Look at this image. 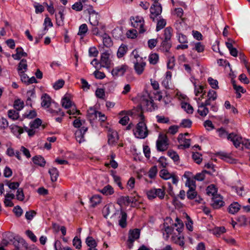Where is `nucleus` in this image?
I'll return each instance as SVG.
<instances>
[{
	"mask_svg": "<svg viewBox=\"0 0 250 250\" xmlns=\"http://www.w3.org/2000/svg\"><path fill=\"white\" fill-rule=\"evenodd\" d=\"M16 51V53L12 55V57L14 60H19L21 57H26L27 56V54L23 51L21 47L17 48Z\"/></svg>",
	"mask_w": 250,
	"mask_h": 250,
	"instance_id": "6ab92c4d",
	"label": "nucleus"
},
{
	"mask_svg": "<svg viewBox=\"0 0 250 250\" xmlns=\"http://www.w3.org/2000/svg\"><path fill=\"white\" fill-rule=\"evenodd\" d=\"M27 69V61L25 59H22L18 65V71L19 73L26 71Z\"/></svg>",
	"mask_w": 250,
	"mask_h": 250,
	"instance_id": "c756f323",
	"label": "nucleus"
},
{
	"mask_svg": "<svg viewBox=\"0 0 250 250\" xmlns=\"http://www.w3.org/2000/svg\"><path fill=\"white\" fill-rule=\"evenodd\" d=\"M110 54L109 51H105L101 54L100 63L101 67H109L110 63L111 60L110 59Z\"/></svg>",
	"mask_w": 250,
	"mask_h": 250,
	"instance_id": "6e6552de",
	"label": "nucleus"
},
{
	"mask_svg": "<svg viewBox=\"0 0 250 250\" xmlns=\"http://www.w3.org/2000/svg\"><path fill=\"white\" fill-rule=\"evenodd\" d=\"M99 52L95 47H90L88 50L89 56L91 57H96L98 56Z\"/></svg>",
	"mask_w": 250,
	"mask_h": 250,
	"instance_id": "6e6d98bb",
	"label": "nucleus"
},
{
	"mask_svg": "<svg viewBox=\"0 0 250 250\" xmlns=\"http://www.w3.org/2000/svg\"><path fill=\"white\" fill-rule=\"evenodd\" d=\"M198 109L197 112L198 114L202 117L206 116L209 112L208 108L203 105V104L198 103Z\"/></svg>",
	"mask_w": 250,
	"mask_h": 250,
	"instance_id": "aec40b11",
	"label": "nucleus"
},
{
	"mask_svg": "<svg viewBox=\"0 0 250 250\" xmlns=\"http://www.w3.org/2000/svg\"><path fill=\"white\" fill-rule=\"evenodd\" d=\"M146 65V63L144 61L134 62V69L135 73L138 75H142L144 71Z\"/></svg>",
	"mask_w": 250,
	"mask_h": 250,
	"instance_id": "4468645a",
	"label": "nucleus"
},
{
	"mask_svg": "<svg viewBox=\"0 0 250 250\" xmlns=\"http://www.w3.org/2000/svg\"><path fill=\"white\" fill-rule=\"evenodd\" d=\"M207 194L209 196H212V197L216 196L217 192V189L213 185L208 186L206 189Z\"/></svg>",
	"mask_w": 250,
	"mask_h": 250,
	"instance_id": "2f4dec72",
	"label": "nucleus"
},
{
	"mask_svg": "<svg viewBox=\"0 0 250 250\" xmlns=\"http://www.w3.org/2000/svg\"><path fill=\"white\" fill-rule=\"evenodd\" d=\"M36 215V212L34 210H31L26 211L25 214V217L27 220H31Z\"/></svg>",
	"mask_w": 250,
	"mask_h": 250,
	"instance_id": "13d9d810",
	"label": "nucleus"
},
{
	"mask_svg": "<svg viewBox=\"0 0 250 250\" xmlns=\"http://www.w3.org/2000/svg\"><path fill=\"white\" fill-rule=\"evenodd\" d=\"M166 25V21L164 19H160L158 21L156 30L159 31L162 29Z\"/></svg>",
	"mask_w": 250,
	"mask_h": 250,
	"instance_id": "a19ab883",
	"label": "nucleus"
},
{
	"mask_svg": "<svg viewBox=\"0 0 250 250\" xmlns=\"http://www.w3.org/2000/svg\"><path fill=\"white\" fill-rule=\"evenodd\" d=\"M100 18V16L98 13H94L89 16V21L91 26L99 25V28L104 30V25L99 22Z\"/></svg>",
	"mask_w": 250,
	"mask_h": 250,
	"instance_id": "1a4fd4ad",
	"label": "nucleus"
},
{
	"mask_svg": "<svg viewBox=\"0 0 250 250\" xmlns=\"http://www.w3.org/2000/svg\"><path fill=\"white\" fill-rule=\"evenodd\" d=\"M167 155L169 156L174 162H177L179 160V156L176 152L170 150L167 152Z\"/></svg>",
	"mask_w": 250,
	"mask_h": 250,
	"instance_id": "c03bdc74",
	"label": "nucleus"
},
{
	"mask_svg": "<svg viewBox=\"0 0 250 250\" xmlns=\"http://www.w3.org/2000/svg\"><path fill=\"white\" fill-rule=\"evenodd\" d=\"M167 139L166 136L159 137L156 142L157 148L159 151H164L168 147Z\"/></svg>",
	"mask_w": 250,
	"mask_h": 250,
	"instance_id": "0eeeda50",
	"label": "nucleus"
},
{
	"mask_svg": "<svg viewBox=\"0 0 250 250\" xmlns=\"http://www.w3.org/2000/svg\"><path fill=\"white\" fill-rule=\"evenodd\" d=\"M172 29L170 27H167L164 30L165 40H170L172 36Z\"/></svg>",
	"mask_w": 250,
	"mask_h": 250,
	"instance_id": "58836bf2",
	"label": "nucleus"
},
{
	"mask_svg": "<svg viewBox=\"0 0 250 250\" xmlns=\"http://www.w3.org/2000/svg\"><path fill=\"white\" fill-rule=\"evenodd\" d=\"M16 197L17 200L19 201H23L24 199V195L22 188H18L17 191Z\"/></svg>",
	"mask_w": 250,
	"mask_h": 250,
	"instance_id": "e2e57ef3",
	"label": "nucleus"
},
{
	"mask_svg": "<svg viewBox=\"0 0 250 250\" xmlns=\"http://www.w3.org/2000/svg\"><path fill=\"white\" fill-rule=\"evenodd\" d=\"M178 141L180 144L178 146L179 148H187L190 146V139H186L183 134H180L177 138Z\"/></svg>",
	"mask_w": 250,
	"mask_h": 250,
	"instance_id": "f8f14e48",
	"label": "nucleus"
},
{
	"mask_svg": "<svg viewBox=\"0 0 250 250\" xmlns=\"http://www.w3.org/2000/svg\"><path fill=\"white\" fill-rule=\"evenodd\" d=\"M224 204L223 198L220 195L216 194L215 196L212 197L211 205L214 208H219L224 206Z\"/></svg>",
	"mask_w": 250,
	"mask_h": 250,
	"instance_id": "9b49d317",
	"label": "nucleus"
},
{
	"mask_svg": "<svg viewBox=\"0 0 250 250\" xmlns=\"http://www.w3.org/2000/svg\"><path fill=\"white\" fill-rule=\"evenodd\" d=\"M140 234V231L139 229H136L133 230H130L129 232L128 241L130 244H132L135 240L139 238Z\"/></svg>",
	"mask_w": 250,
	"mask_h": 250,
	"instance_id": "2eb2a0df",
	"label": "nucleus"
},
{
	"mask_svg": "<svg viewBox=\"0 0 250 250\" xmlns=\"http://www.w3.org/2000/svg\"><path fill=\"white\" fill-rule=\"evenodd\" d=\"M8 116L10 119L15 120L18 119L19 114V113L15 110H9L8 111Z\"/></svg>",
	"mask_w": 250,
	"mask_h": 250,
	"instance_id": "ea45409f",
	"label": "nucleus"
},
{
	"mask_svg": "<svg viewBox=\"0 0 250 250\" xmlns=\"http://www.w3.org/2000/svg\"><path fill=\"white\" fill-rule=\"evenodd\" d=\"M162 11L161 4L159 3H154L150 8V18L154 21L155 18L161 14Z\"/></svg>",
	"mask_w": 250,
	"mask_h": 250,
	"instance_id": "423d86ee",
	"label": "nucleus"
},
{
	"mask_svg": "<svg viewBox=\"0 0 250 250\" xmlns=\"http://www.w3.org/2000/svg\"><path fill=\"white\" fill-rule=\"evenodd\" d=\"M160 176L161 178L165 180L170 179L172 177L171 174H170L168 171L165 169H162L160 171Z\"/></svg>",
	"mask_w": 250,
	"mask_h": 250,
	"instance_id": "49530a36",
	"label": "nucleus"
},
{
	"mask_svg": "<svg viewBox=\"0 0 250 250\" xmlns=\"http://www.w3.org/2000/svg\"><path fill=\"white\" fill-rule=\"evenodd\" d=\"M102 30L99 28V25L92 26L91 28V31L93 35L96 36H101L100 30Z\"/></svg>",
	"mask_w": 250,
	"mask_h": 250,
	"instance_id": "bf43d9fd",
	"label": "nucleus"
},
{
	"mask_svg": "<svg viewBox=\"0 0 250 250\" xmlns=\"http://www.w3.org/2000/svg\"><path fill=\"white\" fill-rule=\"evenodd\" d=\"M42 120L39 118H37L34 121L30 123V128H33L35 129L38 128L42 125Z\"/></svg>",
	"mask_w": 250,
	"mask_h": 250,
	"instance_id": "de8ad7c7",
	"label": "nucleus"
},
{
	"mask_svg": "<svg viewBox=\"0 0 250 250\" xmlns=\"http://www.w3.org/2000/svg\"><path fill=\"white\" fill-rule=\"evenodd\" d=\"M208 82L213 89H218L219 88L218 84V81L216 80H214L213 78L209 77L208 78Z\"/></svg>",
	"mask_w": 250,
	"mask_h": 250,
	"instance_id": "5fc2aeb1",
	"label": "nucleus"
},
{
	"mask_svg": "<svg viewBox=\"0 0 250 250\" xmlns=\"http://www.w3.org/2000/svg\"><path fill=\"white\" fill-rule=\"evenodd\" d=\"M207 96L209 99H211L212 101H215L217 99V95L216 91L210 90L208 91Z\"/></svg>",
	"mask_w": 250,
	"mask_h": 250,
	"instance_id": "69168bd1",
	"label": "nucleus"
},
{
	"mask_svg": "<svg viewBox=\"0 0 250 250\" xmlns=\"http://www.w3.org/2000/svg\"><path fill=\"white\" fill-rule=\"evenodd\" d=\"M157 172V168L156 166L152 167L148 171V176L150 178H153L155 177Z\"/></svg>",
	"mask_w": 250,
	"mask_h": 250,
	"instance_id": "680f3d73",
	"label": "nucleus"
},
{
	"mask_svg": "<svg viewBox=\"0 0 250 250\" xmlns=\"http://www.w3.org/2000/svg\"><path fill=\"white\" fill-rule=\"evenodd\" d=\"M34 6L36 13H42L44 11V8L43 6L38 3L35 2Z\"/></svg>",
	"mask_w": 250,
	"mask_h": 250,
	"instance_id": "774afa93",
	"label": "nucleus"
},
{
	"mask_svg": "<svg viewBox=\"0 0 250 250\" xmlns=\"http://www.w3.org/2000/svg\"><path fill=\"white\" fill-rule=\"evenodd\" d=\"M73 245L77 249H80L82 247V241L80 238L76 236L73 240Z\"/></svg>",
	"mask_w": 250,
	"mask_h": 250,
	"instance_id": "864d4df0",
	"label": "nucleus"
},
{
	"mask_svg": "<svg viewBox=\"0 0 250 250\" xmlns=\"http://www.w3.org/2000/svg\"><path fill=\"white\" fill-rule=\"evenodd\" d=\"M186 186L188 187L189 189L195 188V181L193 179H191L189 178H188L186 182Z\"/></svg>",
	"mask_w": 250,
	"mask_h": 250,
	"instance_id": "8fccbe9b",
	"label": "nucleus"
},
{
	"mask_svg": "<svg viewBox=\"0 0 250 250\" xmlns=\"http://www.w3.org/2000/svg\"><path fill=\"white\" fill-rule=\"evenodd\" d=\"M63 10H64V8H63L62 10H60L58 14L60 16L59 18H58L57 17V16L56 15L57 24L59 26L62 25L63 24V21L64 20V16H63Z\"/></svg>",
	"mask_w": 250,
	"mask_h": 250,
	"instance_id": "37998d69",
	"label": "nucleus"
},
{
	"mask_svg": "<svg viewBox=\"0 0 250 250\" xmlns=\"http://www.w3.org/2000/svg\"><path fill=\"white\" fill-rule=\"evenodd\" d=\"M218 135L222 138H227L228 140L231 141L234 146L236 147L240 146V141L241 140V137L234 133L229 134L228 132L223 128H220L218 130Z\"/></svg>",
	"mask_w": 250,
	"mask_h": 250,
	"instance_id": "7ed1b4c3",
	"label": "nucleus"
},
{
	"mask_svg": "<svg viewBox=\"0 0 250 250\" xmlns=\"http://www.w3.org/2000/svg\"><path fill=\"white\" fill-rule=\"evenodd\" d=\"M130 203L129 200V197L126 196H121L117 200V204L121 207L123 206H128Z\"/></svg>",
	"mask_w": 250,
	"mask_h": 250,
	"instance_id": "b1692460",
	"label": "nucleus"
},
{
	"mask_svg": "<svg viewBox=\"0 0 250 250\" xmlns=\"http://www.w3.org/2000/svg\"><path fill=\"white\" fill-rule=\"evenodd\" d=\"M240 208V205L237 202H234L231 204L229 208V212L231 214H234L237 212Z\"/></svg>",
	"mask_w": 250,
	"mask_h": 250,
	"instance_id": "c85d7f7f",
	"label": "nucleus"
},
{
	"mask_svg": "<svg viewBox=\"0 0 250 250\" xmlns=\"http://www.w3.org/2000/svg\"><path fill=\"white\" fill-rule=\"evenodd\" d=\"M83 7V5H82V3H81V2L80 1L75 3L72 6V8L76 11H81L82 10Z\"/></svg>",
	"mask_w": 250,
	"mask_h": 250,
	"instance_id": "338daca9",
	"label": "nucleus"
},
{
	"mask_svg": "<svg viewBox=\"0 0 250 250\" xmlns=\"http://www.w3.org/2000/svg\"><path fill=\"white\" fill-rule=\"evenodd\" d=\"M88 31L87 25L85 23L81 25L79 28L78 35L84 36Z\"/></svg>",
	"mask_w": 250,
	"mask_h": 250,
	"instance_id": "72a5a7b5",
	"label": "nucleus"
},
{
	"mask_svg": "<svg viewBox=\"0 0 250 250\" xmlns=\"http://www.w3.org/2000/svg\"><path fill=\"white\" fill-rule=\"evenodd\" d=\"M62 104L65 108H69L71 106V102L66 97H64L62 100Z\"/></svg>",
	"mask_w": 250,
	"mask_h": 250,
	"instance_id": "3c124183",
	"label": "nucleus"
},
{
	"mask_svg": "<svg viewBox=\"0 0 250 250\" xmlns=\"http://www.w3.org/2000/svg\"><path fill=\"white\" fill-rule=\"evenodd\" d=\"M128 50L126 45L122 44L118 48L117 56L118 58H122L127 52Z\"/></svg>",
	"mask_w": 250,
	"mask_h": 250,
	"instance_id": "cd10ccee",
	"label": "nucleus"
},
{
	"mask_svg": "<svg viewBox=\"0 0 250 250\" xmlns=\"http://www.w3.org/2000/svg\"><path fill=\"white\" fill-rule=\"evenodd\" d=\"M138 32L136 29H132L128 31L126 33L127 37L134 39L137 37V34Z\"/></svg>",
	"mask_w": 250,
	"mask_h": 250,
	"instance_id": "0e129e2a",
	"label": "nucleus"
},
{
	"mask_svg": "<svg viewBox=\"0 0 250 250\" xmlns=\"http://www.w3.org/2000/svg\"><path fill=\"white\" fill-rule=\"evenodd\" d=\"M48 172L50 175L52 182H54L56 181L59 176V171L58 169L55 167H52L49 169Z\"/></svg>",
	"mask_w": 250,
	"mask_h": 250,
	"instance_id": "bb28decb",
	"label": "nucleus"
},
{
	"mask_svg": "<svg viewBox=\"0 0 250 250\" xmlns=\"http://www.w3.org/2000/svg\"><path fill=\"white\" fill-rule=\"evenodd\" d=\"M192 157L194 161L198 164H200L202 161V155L198 152H193Z\"/></svg>",
	"mask_w": 250,
	"mask_h": 250,
	"instance_id": "79ce46f5",
	"label": "nucleus"
},
{
	"mask_svg": "<svg viewBox=\"0 0 250 250\" xmlns=\"http://www.w3.org/2000/svg\"><path fill=\"white\" fill-rule=\"evenodd\" d=\"M100 192L104 195H109L114 193V189L111 186L107 185L100 190Z\"/></svg>",
	"mask_w": 250,
	"mask_h": 250,
	"instance_id": "7c9ffc66",
	"label": "nucleus"
},
{
	"mask_svg": "<svg viewBox=\"0 0 250 250\" xmlns=\"http://www.w3.org/2000/svg\"><path fill=\"white\" fill-rule=\"evenodd\" d=\"M187 195L188 198L190 200L195 199L197 196V193L195 191V188L189 189L187 192Z\"/></svg>",
	"mask_w": 250,
	"mask_h": 250,
	"instance_id": "4c0bfd02",
	"label": "nucleus"
},
{
	"mask_svg": "<svg viewBox=\"0 0 250 250\" xmlns=\"http://www.w3.org/2000/svg\"><path fill=\"white\" fill-rule=\"evenodd\" d=\"M148 60L150 64H155L158 62L159 56L156 53L151 54L149 55Z\"/></svg>",
	"mask_w": 250,
	"mask_h": 250,
	"instance_id": "f704fd0d",
	"label": "nucleus"
},
{
	"mask_svg": "<svg viewBox=\"0 0 250 250\" xmlns=\"http://www.w3.org/2000/svg\"><path fill=\"white\" fill-rule=\"evenodd\" d=\"M182 107L188 114H192L194 110L193 107L187 103H183Z\"/></svg>",
	"mask_w": 250,
	"mask_h": 250,
	"instance_id": "c9c22d12",
	"label": "nucleus"
},
{
	"mask_svg": "<svg viewBox=\"0 0 250 250\" xmlns=\"http://www.w3.org/2000/svg\"><path fill=\"white\" fill-rule=\"evenodd\" d=\"M208 173L210 174V172L204 170L202 172L197 173L194 177V179L197 181H201L204 180L205 179V174Z\"/></svg>",
	"mask_w": 250,
	"mask_h": 250,
	"instance_id": "09e8293b",
	"label": "nucleus"
},
{
	"mask_svg": "<svg viewBox=\"0 0 250 250\" xmlns=\"http://www.w3.org/2000/svg\"><path fill=\"white\" fill-rule=\"evenodd\" d=\"M108 142L110 145H115L119 139L118 133L116 131H112L108 134Z\"/></svg>",
	"mask_w": 250,
	"mask_h": 250,
	"instance_id": "f3484780",
	"label": "nucleus"
},
{
	"mask_svg": "<svg viewBox=\"0 0 250 250\" xmlns=\"http://www.w3.org/2000/svg\"><path fill=\"white\" fill-rule=\"evenodd\" d=\"M32 161L35 164L38 165L40 167H43L45 164V161L44 160V159L40 155L33 157Z\"/></svg>",
	"mask_w": 250,
	"mask_h": 250,
	"instance_id": "393cba45",
	"label": "nucleus"
},
{
	"mask_svg": "<svg viewBox=\"0 0 250 250\" xmlns=\"http://www.w3.org/2000/svg\"><path fill=\"white\" fill-rule=\"evenodd\" d=\"M184 239V236L180 232H178L177 235L174 233L171 237L172 241L181 247L184 246L185 244Z\"/></svg>",
	"mask_w": 250,
	"mask_h": 250,
	"instance_id": "dca6fc26",
	"label": "nucleus"
},
{
	"mask_svg": "<svg viewBox=\"0 0 250 250\" xmlns=\"http://www.w3.org/2000/svg\"><path fill=\"white\" fill-rule=\"evenodd\" d=\"M176 222L173 223L171 218L167 217L164 220V223L160 226L161 231L164 236L165 240H168L169 235L174 230V227H177L176 230L178 232H181L183 228V223L178 218H176Z\"/></svg>",
	"mask_w": 250,
	"mask_h": 250,
	"instance_id": "f257e3e1",
	"label": "nucleus"
},
{
	"mask_svg": "<svg viewBox=\"0 0 250 250\" xmlns=\"http://www.w3.org/2000/svg\"><path fill=\"white\" fill-rule=\"evenodd\" d=\"M42 106L45 108H48L51 104V98L47 94H44L42 97Z\"/></svg>",
	"mask_w": 250,
	"mask_h": 250,
	"instance_id": "5701e85b",
	"label": "nucleus"
},
{
	"mask_svg": "<svg viewBox=\"0 0 250 250\" xmlns=\"http://www.w3.org/2000/svg\"><path fill=\"white\" fill-rule=\"evenodd\" d=\"M169 41L164 39L161 43L160 49L163 52H168L171 47V43L169 42Z\"/></svg>",
	"mask_w": 250,
	"mask_h": 250,
	"instance_id": "a878e982",
	"label": "nucleus"
},
{
	"mask_svg": "<svg viewBox=\"0 0 250 250\" xmlns=\"http://www.w3.org/2000/svg\"><path fill=\"white\" fill-rule=\"evenodd\" d=\"M128 68V66L126 64L118 66L112 69V75L114 77L122 76L124 75Z\"/></svg>",
	"mask_w": 250,
	"mask_h": 250,
	"instance_id": "9d476101",
	"label": "nucleus"
},
{
	"mask_svg": "<svg viewBox=\"0 0 250 250\" xmlns=\"http://www.w3.org/2000/svg\"><path fill=\"white\" fill-rule=\"evenodd\" d=\"M87 116L89 121L94 120L98 117V111L92 107H89L87 110Z\"/></svg>",
	"mask_w": 250,
	"mask_h": 250,
	"instance_id": "4be33fe9",
	"label": "nucleus"
},
{
	"mask_svg": "<svg viewBox=\"0 0 250 250\" xmlns=\"http://www.w3.org/2000/svg\"><path fill=\"white\" fill-rule=\"evenodd\" d=\"M87 129V127L83 126L75 132L76 139L79 143H82L84 141V135Z\"/></svg>",
	"mask_w": 250,
	"mask_h": 250,
	"instance_id": "ddd939ff",
	"label": "nucleus"
},
{
	"mask_svg": "<svg viewBox=\"0 0 250 250\" xmlns=\"http://www.w3.org/2000/svg\"><path fill=\"white\" fill-rule=\"evenodd\" d=\"M204 46L203 45L201 42H197L195 43L194 47L193 49H195L199 53L202 52L204 50Z\"/></svg>",
	"mask_w": 250,
	"mask_h": 250,
	"instance_id": "4d7b16f0",
	"label": "nucleus"
},
{
	"mask_svg": "<svg viewBox=\"0 0 250 250\" xmlns=\"http://www.w3.org/2000/svg\"><path fill=\"white\" fill-rule=\"evenodd\" d=\"M90 200L92 204V206L95 207L101 202V196L99 195H94L91 197Z\"/></svg>",
	"mask_w": 250,
	"mask_h": 250,
	"instance_id": "e433bc0d",
	"label": "nucleus"
},
{
	"mask_svg": "<svg viewBox=\"0 0 250 250\" xmlns=\"http://www.w3.org/2000/svg\"><path fill=\"white\" fill-rule=\"evenodd\" d=\"M132 26L137 30L139 33H143L145 30L144 28V20L140 16L132 17L130 18Z\"/></svg>",
	"mask_w": 250,
	"mask_h": 250,
	"instance_id": "20e7f679",
	"label": "nucleus"
},
{
	"mask_svg": "<svg viewBox=\"0 0 250 250\" xmlns=\"http://www.w3.org/2000/svg\"><path fill=\"white\" fill-rule=\"evenodd\" d=\"M139 117L140 121L133 129V134L136 138L143 139L147 137L149 131L146 126L144 115L141 113Z\"/></svg>",
	"mask_w": 250,
	"mask_h": 250,
	"instance_id": "f03ea898",
	"label": "nucleus"
},
{
	"mask_svg": "<svg viewBox=\"0 0 250 250\" xmlns=\"http://www.w3.org/2000/svg\"><path fill=\"white\" fill-rule=\"evenodd\" d=\"M64 84V81L62 79H60L54 83L53 87L55 90H58L62 87Z\"/></svg>",
	"mask_w": 250,
	"mask_h": 250,
	"instance_id": "603ef678",
	"label": "nucleus"
},
{
	"mask_svg": "<svg viewBox=\"0 0 250 250\" xmlns=\"http://www.w3.org/2000/svg\"><path fill=\"white\" fill-rule=\"evenodd\" d=\"M85 243L89 248L88 250H98L96 247L97 243L95 240L91 236H88L86 238Z\"/></svg>",
	"mask_w": 250,
	"mask_h": 250,
	"instance_id": "a211bd4d",
	"label": "nucleus"
},
{
	"mask_svg": "<svg viewBox=\"0 0 250 250\" xmlns=\"http://www.w3.org/2000/svg\"><path fill=\"white\" fill-rule=\"evenodd\" d=\"M24 106V103L23 101L20 99L17 100L15 101L14 106L15 109L20 111L22 109Z\"/></svg>",
	"mask_w": 250,
	"mask_h": 250,
	"instance_id": "a18cd8bd",
	"label": "nucleus"
},
{
	"mask_svg": "<svg viewBox=\"0 0 250 250\" xmlns=\"http://www.w3.org/2000/svg\"><path fill=\"white\" fill-rule=\"evenodd\" d=\"M119 217V225L123 228H125L126 226V213L121 210Z\"/></svg>",
	"mask_w": 250,
	"mask_h": 250,
	"instance_id": "412c9836",
	"label": "nucleus"
},
{
	"mask_svg": "<svg viewBox=\"0 0 250 250\" xmlns=\"http://www.w3.org/2000/svg\"><path fill=\"white\" fill-rule=\"evenodd\" d=\"M146 195L149 200L153 199L156 197L162 199L164 198L165 192L163 188H152L146 191Z\"/></svg>",
	"mask_w": 250,
	"mask_h": 250,
	"instance_id": "39448f33",
	"label": "nucleus"
},
{
	"mask_svg": "<svg viewBox=\"0 0 250 250\" xmlns=\"http://www.w3.org/2000/svg\"><path fill=\"white\" fill-rule=\"evenodd\" d=\"M103 38V42L104 46L109 47L112 45V41L111 38L106 34H104L102 36Z\"/></svg>",
	"mask_w": 250,
	"mask_h": 250,
	"instance_id": "473e14b6",
	"label": "nucleus"
},
{
	"mask_svg": "<svg viewBox=\"0 0 250 250\" xmlns=\"http://www.w3.org/2000/svg\"><path fill=\"white\" fill-rule=\"evenodd\" d=\"M187 222L186 223V226L188 230L189 231H192L193 230V222L191 218L189 216H188L187 214Z\"/></svg>",
	"mask_w": 250,
	"mask_h": 250,
	"instance_id": "052dcab7",
	"label": "nucleus"
}]
</instances>
